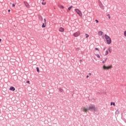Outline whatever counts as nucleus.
Returning a JSON list of instances; mask_svg holds the SVG:
<instances>
[{"mask_svg":"<svg viewBox=\"0 0 126 126\" xmlns=\"http://www.w3.org/2000/svg\"><path fill=\"white\" fill-rule=\"evenodd\" d=\"M103 68L104 69H110V68H112V65L106 66V65H103Z\"/></svg>","mask_w":126,"mask_h":126,"instance_id":"obj_5","label":"nucleus"},{"mask_svg":"<svg viewBox=\"0 0 126 126\" xmlns=\"http://www.w3.org/2000/svg\"><path fill=\"white\" fill-rule=\"evenodd\" d=\"M45 0H42V1H44Z\"/></svg>","mask_w":126,"mask_h":126,"instance_id":"obj_33","label":"nucleus"},{"mask_svg":"<svg viewBox=\"0 0 126 126\" xmlns=\"http://www.w3.org/2000/svg\"><path fill=\"white\" fill-rule=\"evenodd\" d=\"M59 7H60V8H62V9L64 8V7H63V6L62 5H59Z\"/></svg>","mask_w":126,"mask_h":126,"instance_id":"obj_12","label":"nucleus"},{"mask_svg":"<svg viewBox=\"0 0 126 126\" xmlns=\"http://www.w3.org/2000/svg\"><path fill=\"white\" fill-rule=\"evenodd\" d=\"M79 35H80V32H75L74 33H73V36H74V37H78V36H79Z\"/></svg>","mask_w":126,"mask_h":126,"instance_id":"obj_4","label":"nucleus"},{"mask_svg":"<svg viewBox=\"0 0 126 126\" xmlns=\"http://www.w3.org/2000/svg\"><path fill=\"white\" fill-rule=\"evenodd\" d=\"M14 6H15V4H12V7H14Z\"/></svg>","mask_w":126,"mask_h":126,"instance_id":"obj_27","label":"nucleus"},{"mask_svg":"<svg viewBox=\"0 0 126 126\" xmlns=\"http://www.w3.org/2000/svg\"><path fill=\"white\" fill-rule=\"evenodd\" d=\"M10 90L14 91L15 90V88L13 87H10Z\"/></svg>","mask_w":126,"mask_h":126,"instance_id":"obj_10","label":"nucleus"},{"mask_svg":"<svg viewBox=\"0 0 126 126\" xmlns=\"http://www.w3.org/2000/svg\"><path fill=\"white\" fill-rule=\"evenodd\" d=\"M44 23H43L42 26V28H45V27H46V19H44Z\"/></svg>","mask_w":126,"mask_h":126,"instance_id":"obj_8","label":"nucleus"},{"mask_svg":"<svg viewBox=\"0 0 126 126\" xmlns=\"http://www.w3.org/2000/svg\"><path fill=\"white\" fill-rule=\"evenodd\" d=\"M88 77H89V75H87V76H86V78H88Z\"/></svg>","mask_w":126,"mask_h":126,"instance_id":"obj_28","label":"nucleus"},{"mask_svg":"<svg viewBox=\"0 0 126 126\" xmlns=\"http://www.w3.org/2000/svg\"><path fill=\"white\" fill-rule=\"evenodd\" d=\"M98 35H100V36H102V35H103V32L101 31H99L98 32Z\"/></svg>","mask_w":126,"mask_h":126,"instance_id":"obj_11","label":"nucleus"},{"mask_svg":"<svg viewBox=\"0 0 126 126\" xmlns=\"http://www.w3.org/2000/svg\"><path fill=\"white\" fill-rule=\"evenodd\" d=\"M60 32H63L64 31V29L63 28H60L59 29Z\"/></svg>","mask_w":126,"mask_h":126,"instance_id":"obj_9","label":"nucleus"},{"mask_svg":"<svg viewBox=\"0 0 126 126\" xmlns=\"http://www.w3.org/2000/svg\"><path fill=\"white\" fill-rule=\"evenodd\" d=\"M106 60H107V58H106L105 60L102 61V63H106Z\"/></svg>","mask_w":126,"mask_h":126,"instance_id":"obj_18","label":"nucleus"},{"mask_svg":"<svg viewBox=\"0 0 126 126\" xmlns=\"http://www.w3.org/2000/svg\"><path fill=\"white\" fill-rule=\"evenodd\" d=\"M110 105H114V106H116L115 103V102H112L111 103Z\"/></svg>","mask_w":126,"mask_h":126,"instance_id":"obj_14","label":"nucleus"},{"mask_svg":"<svg viewBox=\"0 0 126 126\" xmlns=\"http://www.w3.org/2000/svg\"><path fill=\"white\" fill-rule=\"evenodd\" d=\"M71 8H72V6H70L68 8V10H70V9H71Z\"/></svg>","mask_w":126,"mask_h":126,"instance_id":"obj_16","label":"nucleus"},{"mask_svg":"<svg viewBox=\"0 0 126 126\" xmlns=\"http://www.w3.org/2000/svg\"><path fill=\"white\" fill-rule=\"evenodd\" d=\"M80 62H81V60H80Z\"/></svg>","mask_w":126,"mask_h":126,"instance_id":"obj_35","label":"nucleus"},{"mask_svg":"<svg viewBox=\"0 0 126 126\" xmlns=\"http://www.w3.org/2000/svg\"><path fill=\"white\" fill-rule=\"evenodd\" d=\"M1 42V39H0V43Z\"/></svg>","mask_w":126,"mask_h":126,"instance_id":"obj_32","label":"nucleus"},{"mask_svg":"<svg viewBox=\"0 0 126 126\" xmlns=\"http://www.w3.org/2000/svg\"><path fill=\"white\" fill-rule=\"evenodd\" d=\"M93 110L94 111L97 110L94 105H91V106L89 107V108H87L86 107L83 108V111L85 112H87L89 110Z\"/></svg>","mask_w":126,"mask_h":126,"instance_id":"obj_1","label":"nucleus"},{"mask_svg":"<svg viewBox=\"0 0 126 126\" xmlns=\"http://www.w3.org/2000/svg\"><path fill=\"white\" fill-rule=\"evenodd\" d=\"M26 83H28V84H30V81H27Z\"/></svg>","mask_w":126,"mask_h":126,"instance_id":"obj_21","label":"nucleus"},{"mask_svg":"<svg viewBox=\"0 0 126 126\" xmlns=\"http://www.w3.org/2000/svg\"><path fill=\"white\" fill-rule=\"evenodd\" d=\"M89 75H90V76L91 75V73H90L89 74Z\"/></svg>","mask_w":126,"mask_h":126,"instance_id":"obj_31","label":"nucleus"},{"mask_svg":"<svg viewBox=\"0 0 126 126\" xmlns=\"http://www.w3.org/2000/svg\"><path fill=\"white\" fill-rule=\"evenodd\" d=\"M24 3L26 7H27L28 8H29L30 7V5H29V4H28L27 2H24Z\"/></svg>","mask_w":126,"mask_h":126,"instance_id":"obj_7","label":"nucleus"},{"mask_svg":"<svg viewBox=\"0 0 126 126\" xmlns=\"http://www.w3.org/2000/svg\"><path fill=\"white\" fill-rule=\"evenodd\" d=\"M42 4H43V5H45V4H46V2H42Z\"/></svg>","mask_w":126,"mask_h":126,"instance_id":"obj_22","label":"nucleus"},{"mask_svg":"<svg viewBox=\"0 0 126 126\" xmlns=\"http://www.w3.org/2000/svg\"><path fill=\"white\" fill-rule=\"evenodd\" d=\"M95 50L96 51H99V49H98V48H95Z\"/></svg>","mask_w":126,"mask_h":126,"instance_id":"obj_25","label":"nucleus"},{"mask_svg":"<svg viewBox=\"0 0 126 126\" xmlns=\"http://www.w3.org/2000/svg\"><path fill=\"white\" fill-rule=\"evenodd\" d=\"M105 38L106 40V42L108 45H110L112 43V40H111V38L108 35H107V34H105L104 35Z\"/></svg>","mask_w":126,"mask_h":126,"instance_id":"obj_2","label":"nucleus"},{"mask_svg":"<svg viewBox=\"0 0 126 126\" xmlns=\"http://www.w3.org/2000/svg\"><path fill=\"white\" fill-rule=\"evenodd\" d=\"M108 51H109V53H112V48H110V47H109L108 48Z\"/></svg>","mask_w":126,"mask_h":126,"instance_id":"obj_13","label":"nucleus"},{"mask_svg":"<svg viewBox=\"0 0 126 126\" xmlns=\"http://www.w3.org/2000/svg\"><path fill=\"white\" fill-rule=\"evenodd\" d=\"M98 3L99 4V6L101 8V9H104V6H103V4H102V2L101 1H99Z\"/></svg>","mask_w":126,"mask_h":126,"instance_id":"obj_6","label":"nucleus"},{"mask_svg":"<svg viewBox=\"0 0 126 126\" xmlns=\"http://www.w3.org/2000/svg\"><path fill=\"white\" fill-rule=\"evenodd\" d=\"M96 56L97 58H100V55H99V54H96Z\"/></svg>","mask_w":126,"mask_h":126,"instance_id":"obj_23","label":"nucleus"},{"mask_svg":"<svg viewBox=\"0 0 126 126\" xmlns=\"http://www.w3.org/2000/svg\"><path fill=\"white\" fill-rule=\"evenodd\" d=\"M88 37H89V35L86 34V38H88Z\"/></svg>","mask_w":126,"mask_h":126,"instance_id":"obj_19","label":"nucleus"},{"mask_svg":"<svg viewBox=\"0 0 126 126\" xmlns=\"http://www.w3.org/2000/svg\"><path fill=\"white\" fill-rule=\"evenodd\" d=\"M75 11L77 12V14L79 15V16H82V13L81 11L79 10L78 9H75Z\"/></svg>","mask_w":126,"mask_h":126,"instance_id":"obj_3","label":"nucleus"},{"mask_svg":"<svg viewBox=\"0 0 126 126\" xmlns=\"http://www.w3.org/2000/svg\"><path fill=\"white\" fill-rule=\"evenodd\" d=\"M8 12H10V9H9V10H8Z\"/></svg>","mask_w":126,"mask_h":126,"instance_id":"obj_29","label":"nucleus"},{"mask_svg":"<svg viewBox=\"0 0 126 126\" xmlns=\"http://www.w3.org/2000/svg\"><path fill=\"white\" fill-rule=\"evenodd\" d=\"M108 54H109V52L108 51V50H106L105 51V56H107V55H108Z\"/></svg>","mask_w":126,"mask_h":126,"instance_id":"obj_15","label":"nucleus"},{"mask_svg":"<svg viewBox=\"0 0 126 126\" xmlns=\"http://www.w3.org/2000/svg\"><path fill=\"white\" fill-rule=\"evenodd\" d=\"M40 18H41V20H42V19H43V18H42V17H40Z\"/></svg>","mask_w":126,"mask_h":126,"instance_id":"obj_30","label":"nucleus"},{"mask_svg":"<svg viewBox=\"0 0 126 126\" xmlns=\"http://www.w3.org/2000/svg\"><path fill=\"white\" fill-rule=\"evenodd\" d=\"M107 16H108V18L109 19H111V17L110 16V14H107Z\"/></svg>","mask_w":126,"mask_h":126,"instance_id":"obj_17","label":"nucleus"},{"mask_svg":"<svg viewBox=\"0 0 126 126\" xmlns=\"http://www.w3.org/2000/svg\"><path fill=\"white\" fill-rule=\"evenodd\" d=\"M95 22L96 23H98L99 22V21L97 20H95Z\"/></svg>","mask_w":126,"mask_h":126,"instance_id":"obj_26","label":"nucleus"},{"mask_svg":"<svg viewBox=\"0 0 126 126\" xmlns=\"http://www.w3.org/2000/svg\"><path fill=\"white\" fill-rule=\"evenodd\" d=\"M36 71H37V72H39V68L38 67H36Z\"/></svg>","mask_w":126,"mask_h":126,"instance_id":"obj_20","label":"nucleus"},{"mask_svg":"<svg viewBox=\"0 0 126 126\" xmlns=\"http://www.w3.org/2000/svg\"><path fill=\"white\" fill-rule=\"evenodd\" d=\"M124 35L126 37V31L124 32Z\"/></svg>","mask_w":126,"mask_h":126,"instance_id":"obj_24","label":"nucleus"},{"mask_svg":"<svg viewBox=\"0 0 126 126\" xmlns=\"http://www.w3.org/2000/svg\"><path fill=\"white\" fill-rule=\"evenodd\" d=\"M103 50H104V51H105V48H104V49H103Z\"/></svg>","mask_w":126,"mask_h":126,"instance_id":"obj_34","label":"nucleus"}]
</instances>
